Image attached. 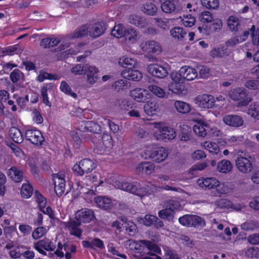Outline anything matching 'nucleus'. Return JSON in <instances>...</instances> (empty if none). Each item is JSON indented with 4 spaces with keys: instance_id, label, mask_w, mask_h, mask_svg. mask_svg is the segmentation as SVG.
<instances>
[{
    "instance_id": "1",
    "label": "nucleus",
    "mask_w": 259,
    "mask_h": 259,
    "mask_svg": "<svg viewBox=\"0 0 259 259\" xmlns=\"http://www.w3.org/2000/svg\"><path fill=\"white\" fill-rule=\"evenodd\" d=\"M117 184L118 185H116V186L119 188L121 190L136 195L141 198L153 194L160 190L174 191L179 192H182V190L179 188L169 185L160 187L150 182L141 184L138 182H117Z\"/></svg>"
},
{
    "instance_id": "2",
    "label": "nucleus",
    "mask_w": 259,
    "mask_h": 259,
    "mask_svg": "<svg viewBox=\"0 0 259 259\" xmlns=\"http://www.w3.org/2000/svg\"><path fill=\"white\" fill-rule=\"evenodd\" d=\"M150 125L153 127L151 135L156 141L167 142L176 137V130L164 122H153Z\"/></svg>"
},
{
    "instance_id": "3",
    "label": "nucleus",
    "mask_w": 259,
    "mask_h": 259,
    "mask_svg": "<svg viewBox=\"0 0 259 259\" xmlns=\"http://www.w3.org/2000/svg\"><path fill=\"white\" fill-rule=\"evenodd\" d=\"M87 181L91 184H93L92 188H94L96 191H97V188L100 186H107L111 188V186L115 188L119 189L116 185L117 182H127L126 180H116L113 177H111L107 179H104L101 177V175L99 172H95L88 176L85 177Z\"/></svg>"
},
{
    "instance_id": "4",
    "label": "nucleus",
    "mask_w": 259,
    "mask_h": 259,
    "mask_svg": "<svg viewBox=\"0 0 259 259\" xmlns=\"http://www.w3.org/2000/svg\"><path fill=\"white\" fill-rule=\"evenodd\" d=\"M125 246L135 253L143 252L146 248L151 252L160 253L161 251L160 248L157 245L146 240H141L139 241L129 240L125 242Z\"/></svg>"
},
{
    "instance_id": "5",
    "label": "nucleus",
    "mask_w": 259,
    "mask_h": 259,
    "mask_svg": "<svg viewBox=\"0 0 259 259\" xmlns=\"http://www.w3.org/2000/svg\"><path fill=\"white\" fill-rule=\"evenodd\" d=\"M193 115L192 120L197 124L193 125V130L197 136L204 137L207 134L205 127H209L212 123V121L210 119L204 118L199 112Z\"/></svg>"
},
{
    "instance_id": "6",
    "label": "nucleus",
    "mask_w": 259,
    "mask_h": 259,
    "mask_svg": "<svg viewBox=\"0 0 259 259\" xmlns=\"http://www.w3.org/2000/svg\"><path fill=\"white\" fill-rule=\"evenodd\" d=\"M253 157L250 155H238L235 160V166L241 173L245 174L252 171L253 168Z\"/></svg>"
},
{
    "instance_id": "7",
    "label": "nucleus",
    "mask_w": 259,
    "mask_h": 259,
    "mask_svg": "<svg viewBox=\"0 0 259 259\" xmlns=\"http://www.w3.org/2000/svg\"><path fill=\"white\" fill-rule=\"evenodd\" d=\"M170 66L165 62L152 63L147 66V71L152 75L160 78L167 76Z\"/></svg>"
},
{
    "instance_id": "8",
    "label": "nucleus",
    "mask_w": 259,
    "mask_h": 259,
    "mask_svg": "<svg viewBox=\"0 0 259 259\" xmlns=\"http://www.w3.org/2000/svg\"><path fill=\"white\" fill-rule=\"evenodd\" d=\"M228 96L234 101L241 100L238 103V106H245L251 101L250 98L246 97V90L244 88H237L230 90L228 93Z\"/></svg>"
},
{
    "instance_id": "9",
    "label": "nucleus",
    "mask_w": 259,
    "mask_h": 259,
    "mask_svg": "<svg viewBox=\"0 0 259 259\" xmlns=\"http://www.w3.org/2000/svg\"><path fill=\"white\" fill-rule=\"evenodd\" d=\"M95 167L96 164L92 160L85 158L75 164L72 167V170L76 175L81 176L91 172Z\"/></svg>"
},
{
    "instance_id": "10",
    "label": "nucleus",
    "mask_w": 259,
    "mask_h": 259,
    "mask_svg": "<svg viewBox=\"0 0 259 259\" xmlns=\"http://www.w3.org/2000/svg\"><path fill=\"white\" fill-rule=\"evenodd\" d=\"M179 223L184 226L196 227L198 226H204V220L196 215L186 214L179 219Z\"/></svg>"
},
{
    "instance_id": "11",
    "label": "nucleus",
    "mask_w": 259,
    "mask_h": 259,
    "mask_svg": "<svg viewBox=\"0 0 259 259\" xmlns=\"http://www.w3.org/2000/svg\"><path fill=\"white\" fill-rule=\"evenodd\" d=\"M194 103L203 109H210L214 107L215 100L213 96L208 94L200 95L194 99Z\"/></svg>"
},
{
    "instance_id": "12",
    "label": "nucleus",
    "mask_w": 259,
    "mask_h": 259,
    "mask_svg": "<svg viewBox=\"0 0 259 259\" xmlns=\"http://www.w3.org/2000/svg\"><path fill=\"white\" fill-rule=\"evenodd\" d=\"M33 248L40 254L46 255V251H54L56 246L50 239L45 238L34 243Z\"/></svg>"
},
{
    "instance_id": "13",
    "label": "nucleus",
    "mask_w": 259,
    "mask_h": 259,
    "mask_svg": "<svg viewBox=\"0 0 259 259\" xmlns=\"http://www.w3.org/2000/svg\"><path fill=\"white\" fill-rule=\"evenodd\" d=\"M250 30L252 44L246 43L243 47V50L246 51V56L247 58H251L252 57V53L250 51L253 50V46H259V28L256 29L255 26L253 25L250 28Z\"/></svg>"
},
{
    "instance_id": "14",
    "label": "nucleus",
    "mask_w": 259,
    "mask_h": 259,
    "mask_svg": "<svg viewBox=\"0 0 259 259\" xmlns=\"http://www.w3.org/2000/svg\"><path fill=\"white\" fill-rule=\"evenodd\" d=\"M53 180L57 195L61 196L65 190L66 182L64 172L60 171L57 174H54Z\"/></svg>"
},
{
    "instance_id": "15",
    "label": "nucleus",
    "mask_w": 259,
    "mask_h": 259,
    "mask_svg": "<svg viewBox=\"0 0 259 259\" xmlns=\"http://www.w3.org/2000/svg\"><path fill=\"white\" fill-rule=\"evenodd\" d=\"M129 95L134 100L142 103L146 102L151 96L148 90L140 88L131 90Z\"/></svg>"
},
{
    "instance_id": "16",
    "label": "nucleus",
    "mask_w": 259,
    "mask_h": 259,
    "mask_svg": "<svg viewBox=\"0 0 259 259\" xmlns=\"http://www.w3.org/2000/svg\"><path fill=\"white\" fill-rule=\"evenodd\" d=\"M25 137L27 140L36 145H41L44 141L41 133L36 129H29L25 132Z\"/></svg>"
},
{
    "instance_id": "17",
    "label": "nucleus",
    "mask_w": 259,
    "mask_h": 259,
    "mask_svg": "<svg viewBox=\"0 0 259 259\" xmlns=\"http://www.w3.org/2000/svg\"><path fill=\"white\" fill-rule=\"evenodd\" d=\"M36 202L41 211L45 214H48L51 219L55 218V214L50 206L46 207L47 201L38 192H35Z\"/></svg>"
},
{
    "instance_id": "18",
    "label": "nucleus",
    "mask_w": 259,
    "mask_h": 259,
    "mask_svg": "<svg viewBox=\"0 0 259 259\" xmlns=\"http://www.w3.org/2000/svg\"><path fill=\"white\" fill-rule=\"evenodd\" d=\"M197 185L205 189H212L216 188L219 185V181L214 177L200 178L197 181Z\"/></svg>"
},
{
    "instance_id": "19",
    "label": "nucleus",
    "mask_w": 259,
    "mask_h": 259,
    "mask_svg": "<svg viewBox=\"0 0 259 259\" xmlns=\"http://www.w3.org/2000/svg\"><path fill=\"white\" fill-rule=\"evenodd\" d=\"M75 219L79 223H89L95 218L94 211L88 208H82L75 213Z\"/></svg>"
},
{
    "instance_id": "20",
    "label": "nucleus",
    "mask_w": 259,
    "mask_h": 259,
    "mask_svg": "<svg viewBox=\"0 0 259 259\" xmlns=\"http://www.w3.org/2000/svg\"><path fill=\"white\" fill-rule=\"evenodd\" d=\"M94 202L98 207L104 209H111L116 204L115 200H112L110 198L103 196L95 197Z\"/></svg>"
},
{
    "instance_id": "21",
    "label": "nucleus",
    "mask_w": 259,
    "mask_h": 259,
    "mask_svg": "<svg viewBox=\"0 0 259 259\" xmlns=\"http://www.w3.org/2000/svg\"><path fill=\"white\" fill-rule=\"evenodd\" d=\"M78 128L82 132L99 133L101 131V126L93 121H82L79 123Z\"/></svg>"
},
{
    "instance_id": "22",
    "label": "nucleus",
    "mask_w": 259,
    "mask_h": 259,
    "mask_svg": "<svg viewBox=\"0 0 259 259\" xmlns=\"http://www.w3.org/2000/svg\"><path fill=\"white\" fill-rule=\"evenodd\" d=\"M223 121L227 125L234 127L242 126L244 122L241 117L234 114H228L224 116Z\"/></svg>"
},
{
    "instance_id": "23",
    "label": "nucleus",
    "mask_w": 259,
    "mask_h": 259,
    "mask_svg": "<svg viewBox=\"0 0 259 259\" xmlns=\"http://www.w3.org/2000/svg\"><path fill=\"white\" fill-rule=\"evenodd\" d=\"M99 70L98 68L93 65L85 64L84 73L87 75V81L90 84H93L97 82L98 79L97 73Z\"/></svg>"
},
{
    "instance_id": "24",
    "label": "nucleus",
    "mask_w": 259,
    "mask_h": 259,
    "mask_svg": "<svg viewBox=\"0 0 259 259\" xmlns=\"http://www.w3.org/2000/svg\"><path fill=\"white\" fill-rule=\"evenodd\" d=\"M113 142L111 137L107 134L102 137V143L98 147V151L100 154H107L112 148Z\"/></svg>"
},
{
    "instance_id": "25",
    "label": "nucleus",
    "mask_w": 259,
    "mask_h": 259,
    "mask_svg": "<svg viewBox=\"0 0 259 259\" xmlns=\"http://www.w3.org/2000/svg\"><path fill=\"white\" fill-rule=\"evenodd\" d=\"M141 48L147 53L159 54L162 51L160 44L154 40H149L143 43Z\"/></svg>"
},
{
    "instance_id": "26",
    "label": "nucleus",
    "mask_w": 259,
    "mask_h": 259,
    "mask_svg": "<svg viewBox=\"0 0 259 259\" xmlns=\"http://www.w3.org/2000/svg\"><path fill=\"white\" fill-rule=\"evenodd\" d=\"M121 75L125 79L135 81H139L143 77V74L140 71L131 68L123 70Z\"/></svg>"
},
{
    "instance_id": "27",
    "label": "nucleus",
    "mask_w": 259,
    "mask_h": 259,
    "mask_svg": "<svg viewBox=\"0 0 259 259\" xmlns=\"http://www.w3.org/2000/svg\"><path fill=\"white\" fill-rule=\"evenodd\" d=\"M168 155L167 149L163 147H157L156 145L152 160L156 163H160L167 158Z\"/></svg>"
},
{
    "instance_id": "28",
    "label": "nucleus",
    "mask_w": 259,
    "mask_h": 259,
    "mask_svg": "<svg viewBox=\"0 0 259 259\" xmlns=\"http://www.w3.org/2000/svg\"><path fill=\"white\" fill-rule=\"evenodd\" d=\"M180 72L184 81L193 80L198 75L197 72L194 68L187 65L181 67Z\"/></svg>"
},
{
    "instance_id": "29",
    "label": "nucleus",
    "mask_w": 259,
    "mask_h": 259,
    "mask_svg": "<svg viewBox=\"0 0 259 259\" xmlns=\"http://www.w3.org/2000/svg\"><path fill=\"white\" fill-rule=\"evenodd\" d=\"M215 205L220 208H232L237 211L240 210L243 207V206L240 204H233L231 201L226 199H221L217 201Z\"/></svg>"
},
{
    "instance_id": "30",
    "label": "nucleus",
    "mask_w": 259,
    "mask_h": 259,
    "mask_svg": "<svg viewBox=\"0 0 259 259\" xmlns=\"http://www.w3.org/2000/svg\"><path fill=\"white\" fill-rule=\"evenodd\" d=\"M154 164L150 162H143L139 163L136 167V172L138 174H151L154 169Z\"/></svg>"
},
{
    "instance_id": "31",
    "label": "nucleus",
    "mask_w": 259,
    "mask_h": 259,
    "mask_svg": "<svg viewBox=\"0 0 259 259\" xmlns=\"http://www.w3.org/2000/svg\"><path fill=\"white\" fill-rule=\"evenodd\" d=\"M143 108L145 113L150 116L156 115L160 110L159 104L154 101L147 102Z\"/></svg>"
},
{
    "instance_id": "32",
    "label": "nucleus",
    "mask_w": 259,
    "mask_h": 259,
    "mask_svg": "<svg viewBox=\"0 0 259 259\" xmlns=\"http://www.w3.org/2000/svg\"><path fill=\"white\" fill-rule=\"evenodd\" d=\"M65 227L69 230L70 234L72 235L75 236L77 237L81 236L82 231L78 227L80 223H77L75 221H70L69 222L65 223Z\"/></svg>"
},
{
    "instance_id": "33",
    "label": "nucleus",
    "mask_w": 259,
    "mask_h": 259,
    "mask_svg": "<svg viewBox=\"0 0 259 259\" xmlns=\"http://www.w3.org/2000/svg\"><path fill=\"white\" fill-rule=\"evenodd\" d=\"M231 53L230 50L225 46L213 48L210 52V55L214 58H225Z\"/></svg>"
},
{
    "instance_id": "34",
    "label": "nucleus",
    "mask_w": 259,
    "mask_h": 259,
    "mask_svg": "<svg viewBox=\"0 0 259 259\" xmlns=\"http://www.w3.org/2000/svg\"><path fill=\"white\" fill-rule=\"evenodd\" d=\"M7 175L14 181L20 182L22 180L23 172L21 169L14 166L8 169Z\"/></svg>"
},
{
    "instance_id": "35",
    "label": "nucleus",
    "mask_w": 259,
    "mask_h": 259,
    "mask_svg": "<svg viewBox=\"0 0 259 259\" xmlns=\"http://www.w3.org/2000/svg\"><path fill=\"white\" fill-rule=\"evenodd\" d=\"M232 163L228 160L223 159L219 161L217 165V170L223 174H227L232 171Z\"/></svg>"
},
{
    "instance_id": "36",
    "label": "nucleus",
    "mask_w": 259,
    "mask_h": 259,
    "mask_svg": "<svg viewBox=\"0 0 259 259\" xmlns=\"http://www.w3.org/2000/svg\"><path fill=\"white\" fill-rule=\"evenodd\" d=\"M201 146L212 155H217L220 151L219 145L217 143L210 141L201 143Z\"/></svg>"
},
{
    "instance_id": "37",
    "label": "nucleus",
    "mask_w": 259,
    "mask_h": 259,
    "mask_svg": "<svg viewBox=\"0 0 259 259\" xmlns=\"http://www.w3.org/2000/svg\"><path fill=\"white\" fill-rule=\"evenodd\" d=\"M81 244L85 248L95 249L96 247L102 249L105 247L103 241L99 238H94L91 241H82Z\"/></svg>"
},
{
    "instance_id": "38",
    "label": "nucleus",
    "mask_w": 259,
    "mask_h": 259,
    "mask_svg": "<svg viewBox=\"0 0 259 259\" xmlns=\"http://www.w3.org/2000/svg\"><path fill=\"white\" fill-rule=\"evenodd\" d=\"M89 27V33L90 35L94 38L98 37L102 35L105 30V28L101 23H97Z\"/></svg>"
},
{
    "instance_id": "39",
    "label": "nucleus",
    "mask_w": 259,
    "mask_h": 259,
    "mask_svg": "<svg viewBox=\"0 0 259 259\" xmlns=\"http://www.w3.org/2000/svg\"><path fill=\"white\" fill-rule=\"evenodd\" d=\"M125 40L127 45L136 42L138 39V33L133 28H128L125 31Z\"/></svg>"
},
{
    "instance_id": "40",
    "label": "nucleus",
    "mask_w": 259,
    "mask_h": 259,
    "mask_svg": "<svg viewBox=\"0 0 259 259\" xmlns=\"http://www.w3.org/2000/svg\"><path fill=\"white\" fill-rule=\"evenodd\" d=\"M128 22L131 24L141 28L145 27L147 24L145 18L138 14L131 15L128 17Z\"/></svg>"
},
{
    "instance_id": "41",
    "label": "nucleus",
    "mask_w": 259,
    "mask_h": 259,
    "mask_svg": "<svg viewBox=\"0 0 259 259\" xmlns=\"http://www.w3.org/2000/svg\"><path fill=\"white\" fill-rule=\"evenodd\" d=\"M79 191L82 194L83 198L88 202H92L93 200L94 201L95 195H96L95 192L96 191L95 190H94L93 188H92L91 189L81 186Z\"/></svg>"
},
{
    "instance_id": "42",
    "label": "nucleus",
    "mask_w": 259,
    "mask_h": 259,
    "mask_svg": "<svg viewBox=\"0 0 259 259\" xmlns=\"http://www.w3.org/2000/svg\"><path fill=\"white\" fill-rule=\"evenodd\" d=\"M161 8L166 13H171L176 10V0H161Z\"/></svg>"
},
{
    "instance_id": "43",
    "label": "nucleus",
    "mask_w": 259,
    "mask_h": 259,
    "mask_svg": "<svg viewBox=\"0 0 259 259\" xmlns=\"http://www.w3.org/2000/svg\"><path fill=\"white\" fill-rule=\"evenodd\" d=\"M118 63L123 67H127L128 66H130V68L132 67H136L138 65L137 62L135 59L127 56H122L120 57Z\"/></svg>"
},
{
    "instance_id": "44",
    "label": "nucleus",
    "mask_w": 259,
    "mask_h": 259,
    "mask_svg": "<svg viewBox=\"0 0 259 259\" xmlns=\"http://www.w3.org/2000/svg\"><path fill=\"white\" fill-rule=\"evenodd\" d=\"M234 188V184L231 182H226L220 183L218 186L217 191L221 194H228Z\"/></svg>"
},
{
    "instance_id": "45",
    "label": "nucleus",
    "mask_w": 259,
    "mask_h": 259,
    "mask_svg": "<svg viewBox=\"0 0 259 259\" xmlns=\"http://www.w3.org/2000/svg\"><path fill=\"white\" fill-rule=\"evenodd\" d=\"M183 83L184 82H181L171 81L168 84V89L175 94H183L184 92L185 91Z\"/></svg>"
},
{
    "instance_id": "46",
    "label": "nucleus",
    "mask_w": 259,
    "mask_h": 259,
    "mask_svg": "<svg viewBox=\"0 0 259 259\" xmlns=\"http://www.w3.org/2000/svg\"><path fill=\"white\" fill-rule=\"evenodd\" d=\"M170 34L174 39L183 40L186 35V32L182 27H175L170 29Z\"/></svg>"
},
{
    "instance_id": "47",
    "label": "nucleus",
    "mask_w": 259,
    "mask_h": 259,
    "mask_svg": "<svg viewBox=\"0 0 259 259\" xmlns=\"http://www.w3.org/2000/svg\"><path fill=\"white\" fill-rule=\"evenodd\" d=\"M174 106L176 110L182 114H186L191 111V106L188 104L182 101H176Z\"/></svg>"
},
{
    "instance_id": "48",
    "label": "nucleus",
    "mask_w": 259,
    "mask_h": 259,
    "mask_svg": "<svg viewBox=\"0 0 259 259\" xmlns=\"http://www.w3.org/2000/svg\"><path fill=\"white\" fill-rule=\"evenodd\" d=\"M9 135L10 138L16 143H21L23 141V137L21 132L16 127L10 128Z\"/></svg>"
},
{
    "instance_id": "49",
    "label": "nucleus",
    "mask_w": 259,
    "mask_h": 259,
    "mask_svg": "<svg viewBox=\"0 0 259 259\" xmlns=\"http://www.w3.org/2000/svg\"><path fill=\"white\" fill-rule=\"evenodd\" d=\"M179 23L180 25L185 27H192L196 22L195 18L192 15H184L183 17H180Z\"/></svg>"
},
{
    "instance_id": "50",
    "label": "nucleus",
    "mask_w": 259,
    "mask_h": 259,
    "mask_svg": "<svg viewBox=\"0 0 259 259\" xmlns=\"http://www.w3.org/2000/svg\"><path fill=\"white\" fill-rule=\"evenodd\" d=\"M156 145L154 144H148L145 145V148L141 152V156L144 159H152L154 151L155 149Z\"/></svg>"
},
{
    "instance_id": "51",
    "label": "nucleus",
    "mask_w": 259,
    "mask_h": 259,
    "mask_svg": "<svg viewBox=\"0 0 259 259\" xmlns=\"http://www.w3.org/2000/svg\"><path fill=\"white\" fill-rule=\"evenodd\" d=\"M227 25L231 31H237L240 27V22L237 17L231 16L227 19Z\"/></svg>"
},
{
    "instance_id": "52",
    "label": "nucleus",
    "mask_w": 259,
    "mask_h": 259,
    "mask_svg": "<svg viewBox=\"0 0 259 259\" xmlns=\"http://www.w3.org/2000/svg\"><path fill=\"white\" fill-rule=\"evenodd\" d=\"M60 41V39L57 37H46L41 40L40 45L44 48H47L56 46Z\"/></svg>"
},
{
    "instance_id": "53",
    "label": "nucleus",
    "mask_w": 259,
    "mask_h": 259,
    "mask_svg": "<svg viewBox=\"0 0 259 259\" xmlns=\"http://www.w3.org/2000/svg\"><path fill=\"white\" fill-rule=\"evenodd\" d=\"M175 211L174 210H172L171 208L167 207L158 212V216L159 218L168 221L172 220Z\"/></svg>"
},
{
    "instance_id": "54",
    "label": "nucleus",
    "mask_w": 259,
    "mask_h": 259,
    "mask_svg": "<svg viewBox=\"0 0 259 259\" xmlns=\"http://www.w3.org/2000/svg\"><path fill=\"white\" fill-rule=\"evenodd\" d=\"M142 11L147 15L154 16L157 13V8L154 4L148 2L143 5Z\"/></svg>"
},
{
    "instance_id": "55",
    "label": "nucleus",
    "mask_w": 259,
    "mask_h": 259,
    "mask_svg": "<svg viewBox=\"0 0 259 259\" xmlns=\"http://www.w3.org/2000/svg\"><path fill=\"white\" fill-rule=\"evenodd\" d=\"M89 33V27L88 26H83L78 29H76L74 33L70 34L68 37L72 38H77L85 36Z\"/></svg>"
},
{
    "instance_id": "56",
    "label": "nucleus",
    "mask_w": 259,
    "mask_h": 259,
    "mask_svg": "<svg viewBox=\"0 0 259 259\" xmlns=\"http://www.w3.org/2000/svg\"><path fill=\"white\" fill-rule=\"evenodd\" d=\"M33 193V188L29 183L23 184L20 191V194L23 198L30 197Z\"/></svg>"
},
{
    "instance_id": "57",
    "label": "nucleus",
    "mask_w": 259,
    "mask_h": 259,
    "mask_svg": "<svg viewBox=\"0 0 259 259\" xmlns=\"http://www.w3.org/2000/svg\"><path fill=\"white\" fill-rule=\"evenodd\" d=\"M248 114L255 119H259V103L254 102L251 104L248 110Z\"/></svg>"
},
{
    "instance_id": "58",
    "label": "nucleus",
    "mask_w": 259,
    "mask_h": 259,
    "mask_svg": "<svg viewBox=\"0 0 259 259\" xmlns=\"http://www.w3.org/2000/svg\"><path fill=\"white\" fill-rule=\"evenodd\" d=\"M60 90L64 94L69 95L73 98H76L77 97L76 94L72 91L69 85L65 81H62L61 82Z\"/></svg>"
},
{
    "instance_id": "59",
    "label": "nucleus",
    "mask_w": 259,
    "mask_h": 259,
    "mask_svg": "<svg viewBox=\"0 0 259 259\" xmlns=\"http://www.w3.org/2000/svg\"><path fill=\"white\" fill-rule=\"evenodd\" d=\"M200 1L202 6L208 9L215 10L219 7V0H200Z\"/></svg>"
},
{
    "instance_id": "60",
    "label": "nucleus",
    "mask_w": 259,
    "mask_h": 259,
    "mask_svg": "<svg viewBox=\"0 0 259 259\" xmlns=\"http://www.w3.org/2000/svg\"><path fill=\"white\" fill-rule=\"evenodd\" d=\"M148 89L154 95L161 98H164L166 96L165 91L160 87L155 85H150L148 87Z\"/></svg>"
},
{
    "instance_id": "61",
    "label": "nucleus",
    "mask_w": 259,
    "mask_h": 259,
    "mask_svg": "<svg viewBox=\"0 0 259 259\" xmlns=\"http://www.w3.org/2000/svg\"><path fill=\"white\" fill-rule=\"evenodd\" d=\"M48 230V229L44 227H38L35 229L32 232V237L35 240L38 239L44 236L47 233Z\"/></svg>"
},
{
    "instance_id": "62",
    "label": "nucleus",
    "mask_w": 259,
    "mask_h": 259,
    "mask_svg": "<svg viewBox=\"0 0 259 259\" xmlns=\"http://www.w3.org/2000/svg\"><path fill=\"white\" fill-rule=\"evenodd\" d=\"M123 25L121 24H117L114 26L111 31V34L117 38H120L125 35V31Z\"/></svg>"
},
{
    "instance_id": "63",
    "label": "nucleus",
    "mask_w": 259,
    "mask_h": 259,
    "mask_svg": "<svg viewBox=\"0 0 259 259\" xmlns=\"http://www.w3.org/2000/svg\"><path fill=\"white\" fill-rule=\"evenodd\" d=\"M128 82L125 79H119L116 81L112 85V88L117 91H119L126 88L128 85Z\"/></svg>"
},
{
    "instance_id": "64",
    "label": "nucleus",
    "mask_w": 259,
    "mask_h": 259,
    "mask_svg": "<svg viewBox=\"0 0 259 259\" xmlns=\"http://www.w3.org/2000/svg\"><path fill=\"white\" fill-rule=\"evenodd\" d=\"M245 254L248 257H257L259 256V248L257 247H249L246 250Z\"/></svg>"
}]
</instances>
